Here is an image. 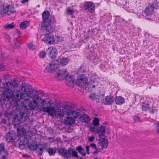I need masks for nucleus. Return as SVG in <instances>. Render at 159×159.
Here are the masks:
<instances>
[{
	"label": "nucleus",
	"instance_id": "1",
	"mask_svg": "<svg viewBox=\"0 0 159 159\" xmlns=\"http://www.w3.org/2000/svg\"><path fill=\"white\" fill-rule=\"evenodd\" d=\"M17 86V80L15 79L11 80V82L8 81L3 84V91L2 94H0V105H3L6 100H8L13 98L15 92L11 89L14 88Z\"/></svg>",
	"mask_w": 159,
	"mask_h": 159
},
{
	"label": "nucleus",
	"instance_id": "2",
	"mask_svg": "<svg viewBox=\"0 0 159 159\" xmlns=\"http://www.w3.org/2000/svg\"><path fill=\"white\" fill-rule=\"evenodd\" d=\"M32 92H22L21 94L20 91L16 90L15 91L14 95L12 98V101L14 106L18 110H20L22 107H20L21 103H23L24 102L29 101L32 97L31 94Z\"/></svg>",
	"mask_w": 159,
	"mask_h": 159
},
{
	"label": "nucleus",
	"instance_id": "3",
	"mask_svg": "<svg viewBox=\"0 0 159 159\" xmlns=\"http://www.w3.org/2000/svg\"><path fill=\"white\" fill-rule=\"evenodd\" d=\"M20 107H22L20 111V115L21 118H24L25 119L29 116L30 113V110L35 109L38 107L37 102L35 101H25L23 103H21Z\"/></svg>",
	"mask_w": 159,
	"mask_h": 159
},
{
	"label": "nucleus",
	"instance_id": "4",
	"mask_svg": "<svg viewBox=\"0 0 159 159\" xmlns=\"http://www.w3.org/2000/svg\"><path fill=\"white\" fill-rule=\"evenodd\" d=\"M59 69L58 61L57 60H53L51 61L46 67V70L48 72L52 73L54 71H56Z\"/></svg>",
	"mask_w": 159,
	"mask_h": 159
},
{
	"label": "nucleus",
	"instance_id": "5",
	"mask_svg": "<svg viewBox=\"0 0 159 159\" xmlns=\"http://www.w3.org/2000/svg\"><path fill=\"white\" fill-rule=\"evenodd\" d=\"M17 137L16 134L13 130H9L5 136L6 141L8 143H12L15 142Z\"/></svg>",
	"mask_w": 159,
	"mask_h": 159
},
{
	"label": "nucleus",
	"instance_id": "6",
	"mask_svg": "<svg viewBox=\"0 0 159 159\" xmlns=\"http://www.w3.org/2000/svg\"><path fill=\"white\" fill-rule=\"evenodd\" d=\"M40 112H44L48 113L51 116H53L56 113L57 111L53 107H40L39 108Z\"/></svg>",
	"mask_w": 159,
	"mask_h": 159
},
{
	"label": "nucleus",
	"instance_id": "7",
	"mask_svg": "<svg viewBox=\"0 0 159 159\" xmlns=\"http://www.w3.org/2000/svg\"><path fill=\"white\" fill-rule=\"evenodd\" d=\"M88 82V80L86 77L84 75L82 74L78 77L76 84L79 86L82 87L86 85Z\"/></svg>",
	"mask_w": 159,
	"mask_h": 159
},
{
	"label": "nucleus",
	"instance_id": "8",
	"mask_svg": "<svg viewBox=\"0 0 159 159\" xmlns=\"http://www.w3.org/2000/svg\"><path fill=\"white\" fill-rule=\"evenodd\" d=\"M57 77L60 80L67 78L68 75L67 70L66 69H58L57 71Z\"/></svg>",
	"mask_w": 159,
	"mask_h": 159
},
{
	"label": "nucleus",
	"instance_id": "9",
	"mask_svg": "<svg viewBox=\"0 0 159 159\" xmlns=\"http://www.w3.org/2000/svg\"><path fill=\"white\" fill-rule=\"evenodd\" d=\"M84 10L88 11L90 13H93L95 11V6L93 2H86L84 5Z\"/></svg>",
	"mask_w": 159,
	"mask_h": 159
},
{
	"label": "nucleus",
	"instance_id": "10",
	"mask_svg": "<svg viewBox=\"0 0 159 159\" xmlns=\"http://www.w3.org/2000/svg\"><path fill=\"white\" fill-rule=\"evenodd\" d=\"M48 56L51 58H55L57 56L58 52L56 47H50L48 48Z\"/></svg>",
	"mask_w": 159,
	"mask_h": 159
},
{
	"label": "nucleus",
	"instance_id": "11",
	"mask_svg": "<svg viewBox=\"0 0 159 159\" xmlns=\"http://www.w3.org/2000/svg\"><path fill=\"white\" fill-rule=\"evenodd\" d=\"M8 155V152L5 148L4 143H0V159H6Z\"/></svg>",
	"mask_w": 159,
	"mask_h": 159
},
{
	"label": "nucleus",
	"instance_id": "12",
	"mask_svg": "<svg viewBox=\"0 0 159 159\" xmlns=\"http://www.w3.org/2000/svg\"><path fill=\"white\" fill-rule=\"evenodd\" d=\"M43 40L46 44L50 45L53 44L55 41L54 36L49 34H46Z\"/></svg>",
	"mask_w": 159,
	"mask_h": 159
},
{
	"label": "nucleus",
	"instance_id": "13",
	"mask_svg": "<svg viewBox=\"0 0 159 159\" xmlns=\"http://www.w3.org/2000/svg\"><path fill=\"white\" fill-rule=\"evenodd\" d=\"M99 146L101 147L102 149L106 148H107L108 141L106 137L103 138L100 137L98 140Z\"/></svg>",
	"mask_w": 159,
	"mask_h": 159
},
{
	"label": "nucleus",
	"instance_id": "14",
	"mask_svg": "<svg viewBox=\"0 0 159 159\" xmlns=\"http://www.w3.org/2000/svg\"><path fill=\"white\" fill-rule=\"evenodd\" d=\"M30 137L29 136L25 135L21 140L19 145V148L23 149L24 147L27 146L29 144V141Z\"/></svg>",
	"mask_w": 159,
	"mask_h": 159
},
{
	"label": "nucleus",
	"instance_id": "15",
	"mask_svg": "<svg viewBox=\"0 0 159 159\" xmlns=\"http://www.w3.org/2000/svg\"><path fill=\"white\" fill-rule=\"evenodd\" d=\"M114 98L113 96L110 95L105 97L103 102L106 105H112L114 103Z\"/></svg>",
	"mask_w": 159,
	"mask_h": 159
},
{
	"label": "nucleus",
	"instance_id": "16",
	"mask_svg": "<svg viewBox=\"0 0 159 159\" xmlns=\"http://www.w3.org/2000/svg\"><path fill=\"white\" fill-rule=\"evenodd\" d=\"M21 89L24 91L23 92H32L31 87L28 83H23L21 84Z\"/></svg>",
	"mask_w": 159,
	"mask_h": 159
},
{
	"label": "nucleus",
	"instance_id": "17",
	"mask_svg": "<svg viewBox=\"0 0 159 159\" xmlns=\"http://www.w3.org/2000/svg\"><path fill=\"white\" fill-rule=\"evenodd\" d=\"M57 60L59 66L60 65L61 66L66 65L70 61V60L67 57H62Z\"/></svg>",
	"mask_w": 159,
	"mask_h": 159
},
{
	"label": "nucleus",
	"instance_id": "18",
	"mask_svg": "<svg viewBox=\"0 0 159 159\" xmlns=\"http://www.w3.org/2000/svg\"><path fill=\"white\" fill-rule=\"evenodd\" d=\"M97 133L99 137L103 136L106 131V128L104 126L101 125L98 127L97 129Z\"/></svg>",
	"mask_w": 159,
	"mask_h": 159
},
{
	"label": "nucleus",
	"instance_id": "19",
	"mask_svg": "<svg viewBox=\"0 0 159 159\" xmlns=\"http://www.w3.org/2000/svg\"><path fill=\"white\" fill-rule=\"evenodd\" d=\"M64 122L66 125H71L75 123V120L73 118L67 117L64 119Z\"/></svg>",
	"mask_w": 159,
	"mask_h": 159
},
{
	"label": "nucleus",
	"instance_id": "20",
	"mask_svg": "<svg viewBox=\"0 0 159 159\" xmlns=\"http://www.w3.org/2000/svg\"><path fill=\"white\" fill-rule=\"evenodd\" d=\"M64 109L66 111L67 115L68 116L73 115L75 111L72 109V107L69 105H66L64 106Z\"/></svg>",
	"mask_w": 159,
	"mask_h": 159
},
{
	"label": "nucleus",
	"instance_id": "21",
	"mask_svg": "<svg viewBox=\"0 0 159 159\" xmlns=\"http://www.w3.org/2000/svg\"><path fill=\"white\" fill-rule=\"evenodd\" d=\"M115 101L116 105H121L125 103V100L121 96H116L115 98Z\"/></svg>",
	"mask_w": 159,
	"mask_h": 159
},
{
	"label": "nucleus",
	"instance_id": "22",
	"mask_svg": "<svg viewBox=\"0 0 159 159\" xmlns=\"http://www.w3.org/2000/svg\"><path fill=\"white\" fill-rule=\"evenodd\" d=\"M80 118L81 121L83 123H88L90 120V118L89 116L85 114L81 115Z\"/></svg>",
	"mask_w": 159,
	"mask_h": 159
},
{
	"label": "nucleus",
	"instance_id": "23",
	"mask_svg": "<svg viewBox=\"0 0 159 159\" xmlns=\"http://www.w3.org/2000/svg\"><path fill=\"white\" fill-rule=\"evenodd\" d=\"M153 12L154 10L149 7V6L148 5L146 7L144 10V13L147 16L152 15Z\"/></svg>",
	"mask_w": 159,
	"mask_h": 159
},
{
	"label": "nucleus",
	"instance_id": "24",
	"mask_svg": "<svg viewBox=\"0 0 159 159\" xmlns=\"http://www.w3.org/2000/svg\"><path fill=\"white\" fill-rule=\"evenodd\" d=\"M67 150L65 148H60L58 150V152L60 156L64 157L65 158H66V153H67Z\"/></svg>",
	"mask_w": 159,
	"mask_h": 159
},
{
	"label": "nucleus",
	"instance_id": "25",
	"mask_svg": "<svg viewBox=\"0 0 159 159\" xmlns=\"http://www.w3.org/2000/svg\"><path fill=\"white\" fill-rule=\"evenodd\" d=\"M50 15L49 12L47 10L45 11L42 13V18L43 20H50L51 19L48 18Z\"/></svg>",
	"mask_w": 159,
	"mask_h": 159
},
{
	"label": "nucleus",
	"instance_id": "26",
	"mask_svg": "<svg viewBox=\"0 0 159 159\" xmlns=\"http://www.w3.org/2000/svg\"><path fill=\"white\" fill-rule=\"evenodd\" d=\"M104 96V94H102V98L100 100V98L101 96V95L100 96H98V95H96L94 93H91L90 95V98L93 99H98V101H97L98 102H99L101 101L102 100V99L103 98Z\"/></svg>",
	"mask_w": 159,
	"mask_h": 159
},
{
	"label": "nucleus",
	"instance_id": "27",
	"mask_svg": "<svg viewBox=\"0 0 159 159\" xmlns=\"http://www.w3.org/2000/svg\"><path fill=\"white\" fill-rule=\"evenodd\" d=\"M76 150L78 151L80 154L82 156H85L86 153H85L84 149L81 146H78L77 147Z\"/></svg>",
	"mask_w": 159,
	"mask_h": 159
},
{
	"label": "nucleus",
	"instance_id": "28",
	"mask_svg": "<svg viewBox=\"0 0 159 159\" xmlns=\"http://www.w3.org/2000/svg\"><path fill=\"white\" fill-rule=\"evenodd\" d=\"M8 12V8L7 6L0 7V14H4Z\"/></svg>",
	"mask_w": 159,
	"mask_h": 159
},
{
	"label": "nucleus",
	"instance_id": "29",
	"mask_svg": "<svg viewBox=\"0 0 159 159\" xmlns=\"http://www.w3.org/2000/svg\"><path fill=\"white\" fill-rule=\"evenodd\" d=\"M66 79L67 85H68V84H72L74 82V76L73 75L70 76L67 79V78Z\"/></svg>",
	"mask_w": 159,
	"mask_h": 159
},
{
	"label": "nucleus",
	"instance_id": "30",
	"mask_svg": "<svg viewBox=\"0 0 159 159\" xmlns=\"http://www.w3.org/2000/svg\"><path fill=\"white\" fill-rule=\"evenodd\" d=\"M47 151L50 156H53L56 153V149L55 148L50 147L48 148Z\"/></svg>",
	"mask_w": 159,
	"mask_h": 159
},
{
	"label": "nucleus",
	"instance_id": "31",
	"mask_svg": "<svg viewBox=\"0 0 159 159\" xmlns=\"http://www.w3.org/2000/svg\"><path fill=\"white\" fill-rule=\"evenodd\" d=\"M29 24V22L27 21L22 22L20 24V27L22 30L25 29L28 26Z\"/></svg>",
	"mask_w": 159,
	"mask_h": 159
},
{
	"label": "nucleus",
	"instance_id": "32",
	"mask_svg": "<svg viewBox=\"0 0 159 159\" xmlns=\"http://www.w3.org/2000/svg\"><path fill=\"white\" fill-rule=\"evenodd\" d=\"M52 23V20L51 19H50V20H43L42 22L41 26L44 28L48 26L51 25Z\"/></svg>",
	"mask_w": 159,
	"mask_h": 159
},
{
	"label": "nucleus",
	"instance_id": "33",
	"mask_svg": "<svg viewBox=\"0 0 159 159\" xmlns=\"http://www.w3.org/2000/svg\"><path fill=\"white\" fill-rule=\"evenodd\" d=\"M73 151V149L72 148H70L67 150L66 153V159H70L71 157V155Z\"/></svg>",
	"mask_w": 159,
	"mask_h": 159
},
{
	"label": "nucleus",
	"instance_id": "34",
	"mask_svg": "<svg viewBox=\"0 0 159 159\" xmlns=\"http://www.w3.org/2000/svg\"><path fill=\"white\" fill-rule=\"evenodd\" d=\"M148 5L153 10L154 9H157L159 8L158 4L156 1L153 2L151 4H148Z\"/></svg>",
	"mask_w": 159,
	"mask_h": 159
},
{
	"label": "nucleus",
	"instance_id": "35",
	"mask_svg": "<svg viewBox=\"0 0 159 159\" xmlns=\"http://www.w3.org/2000/svg\"><path fill=\"white\" fill-rule=\"evenodd\" d=\"M25 130L24 129H18L17 130V132L18 134L20 136H23L25 133Z\"/></svg>",
	"mask_w": 159,
	"mask_h": 159
},
{
	"label": "nucleus",
	"instance_id": "36",
	"mask_svg": "<svg viewBox=\"0 0 159 159\" xmlns=\"http://www.w3.org/2000/svg\"><path fill=\"white\" fill-rule=\"evenodd\" d=\"M29 148L32 150H34L36 149L38 147L37 144H33V143H30L27 145Z\"/></svg>",
	"mask_w": 159,
	"mask_h": 159
},
{
	"label": "nucleus",
	"instance_id": "37",
	"mask_svg": "<svg viewBox=\"0 0 159 159\" xmlns=\"http://www.w3.org/2000/svg\"><path fill=\"white\" fill-rule=\"evenodd\" d=\"M44 28L45 32L47 33H51L53 30V28L51 25L46 26V27Z\"/></svg>",
	"mask_w": 159,
	"mask_h": 159
},
{
	"label": "nucleus",
	"instance_id": "38",
	"mask_svg": "<svg viewBox=\"0 0 159 159\" xmlns=\"http://www.w3.org/2000/svg\"><path fill=\"white\" fill-rule=\"evenodd\" d=\"M149 108V104L143 103L142 105V109L143 111H148Z\"/></svg>",
	"mask_w": 159,
	"mask_h": 159
},
{
	"label": "nucleus",
	"instance_id": "39",
	"mask_svg": "<svg viewBox=\"0 0 159 159\" xmlns=\"http://www.w3.org/2000/svg\"><path fill=\"white\" fill-rule=\"evenodd\" d=\"M46 54V52L44 51H41L39 52L38 56L40 58H44L45 57Z\"/></svg>",
	"mask_w": 159,
	"mask_h": 159
},
{
	"label": "nucleus",
	"instance_id": "40",
	"mask_svg": "<svg viewBox=\"0 0 159 159\" xmlns=\"http://www.w3.org/2000/svg\"><path fill=\"white\" fill-rule=\"evenodd\" d=\"M148 111L152 114H153L155 113H157V110L155 107H149Z\"/></svg>",
	"mask_w": 159,
	"mask_h": 159
},
{
	"label": "nucleus",
	"instance_id": "41",
	"mask_svg": "<svg viewBox=\"0 0 159 159\" xmlns=\"http://www.w3.org/2000/svg\"><path fill=\"white\" fill-rule=\"evenodd\" d=\"M7 7L8 8V12L11 13H14L16 12V11L13 6L8 5Z\"/></svg>",
	"mask_w": 159,
	"mask_h": 159
},
{
	"label": "nucleus",
	"instance_id": "42",
	"mask_svg": "<svg viewBox=\"0 0 159 159\" xmlns=\"http://www.w3.org/2000/svg\"><path fill=\"white\" fill-rule=\"evenodd\" d=\"M14 27V25H13V23H11L8 24L7 25H6L4 26V28L5 29H11L13 28Z\"/></svg>",
	"mask_w": 159,
	"mask_h": 159
},
{
	"label": "nucleus",
	"instance_id": "43",
	"mask_svg": "<svg viewBox=\"0 0 159 159\" xmlns=\"http://www.w3.org/2000/svg\"><path fill=\"white\" fill-rule=\"evenodd\" d=\"M93 123L95 126H97L99 125V120L98 118H95L94 119Z\"/></svg>",
	"mask_w": 159,
	"mask_h": 159
},
{
	"label": "nucleus",
	"instance_id": "44",
	"mask_svg": "<svg viewBox=\"0 0 159 159\" xmlns=\"http://www.w3.org/2000/svg\"><path fill=\"white\" fill-rule=\"evenodd\" d=\"M28 47L30 50H34L36 48L35 46L32 43H29L28 45Z\"/></svg>",
	"mask_w": 159,
	"mask_h": 159
},
{
	"label": "nucleus",
	"instance_id": "45",
	"mask_svg": "<svg viewBox=\"0 0 159 159\" xmlns=\"http://www.w3.org/2000/svg\"><path fill=\"white\" fill-rule=\"evenodd\" d=\"M2 62H3V61H0V71H1L4 70L6 69V66L3 64Z\"/></svg>",
	"mask_w": 159,
	"mask_h": 159
},
{
	"label": "nucleus",
	"instance_id": "46",
	"mask_svg": "<svg viewBox=\"0 0 159 159\" xmlns=\"http://www.w3.org/2000/svg\"><path fill=\"white\" fill-rule=\"evenodd\" d=\"M66 11L68 15H73V14L74 12V11L68 8H67Z\"/></svg>",
	"mask_w": 159,
	"mask_h": 159
},
{
	"label": "nucleus",
	"instance_id": "47",
	"mask_svg": "<svg viewBox=\"0 0 159 159\" xmlns=\"http://www.w3.org/2000/svg\"><path fill=\"white\" fill-rule=\"evenodd\" d=\"M95 150L93 152V154L94 155H96L97 154L98 152H101L102 150L100 148H96L95 149Z\"/></svg>",
	"mask_w": 159,
	"mask_h": 159
},
{
	"label": "nucleus",
	"instance_id": "48",
	"mask_svg": "<svg viewBox=\"0 0 159 159\" xmlns=\"http://www.w3.org/2000/svg\"><path fill=\"white\" fill-rule=\"evenodd\" d=\"M39 100V96L37 94L34 95L32 97V101H35V102H37V100Z\"/></svg>",
	"mask_w": 159,
	"mask_h": 159
},
{
	"label": "nucleus",
	"instance_id": "49",
	"mask_svg": "<svg viewBox=\"0 0 159 159\" xmlns=\"http://www.w3.org/2000/svg\"><path fill=\"white\" fill-rule=\"evenodd\" d=\"M72 156L73 157H75L77 158L78 157V153L75 150H73V151L72 153Z\"/></svg>",
	"mask_w": 159,
	"mask_h": 159
},
{
	"label": "nucleus",
	"instance_id": "50",
	"mask_svg": "<svg viewBox=\"0 0 159 159\" xmlns=\"http://www.w3.org/2000/svg\"><path fill=\"white\" fill-rule=\"evenodd\" d=\"M73 115H74V116L73 118L74 119L75 118V119L79 117V113L78 112L75 111L74 114Z\"/></svg>",
	"mask_w": 159,
	"mask_h": 159
},
{
	"label": "nucleus",
	"instance_id": "51",
	"mask_svg": "<svg viewBox=\"0 0 159 159\" xmlns=\"http://www.w3.org/2000/svg\"><path fill=\"white\" fill-rule=\"evenodd\" d=\"M57 40L58 42H61L63 40V38L60 36H58L57 37Z\"/></svg>",
	"mask_w": 159,
	"mask_h": 159
},
{
	"label": "nucleus",
	"instance_id": "52",
	"mask_svg": "<svg viewBox=\"0 0 159 159\" xmlns=\"http://www.w3.org/2000/svg\"><path fill=\"white\" fill-rule=\"evenodd\" d=\"M154 125L156 126L157 129L156 130V132L157 133H159V124H155Z\"/></svg>",
	"mask_w": 159,
	"mask_h": 159
},
{
	"label": "nucleus",
	"instance_id": "53",
	"mask_svg": "<svg viewBox=\"0 0 159 159\" xmlns=\"http://www.w3.org/2000/svg\"><path fill=\"white\" fill-rule=\"evenodd\" d=\"M43 148H40L39 149V151H38V154L39 155H41L43 153Z\"/></svg>",
	"mask_w": 159,
	"mask_h": 159
},
{
	"label": "nucleus",
	"instance_id": "54",
	"mask_svg": "<svg viewBox=\"0 0 159 159\" xmlns=\"http://www.w3.org/2000/svg\"><path fill=\"white\" fill-rule=\"evenodd\" d=\"M64 116V114L62 112V111L61 113H59L57 114V116L61 118L62 117H63Z\"/></svg>",
	"mask_w": 159,
	"mask_h": 159
},
{
	"label": "nucleus",
	"instance_id": "55",
	"mask_svg": "<svg viewBox=\"0 0 159 159\" xmlns=\"http://www.w3.org/2000/svg\"><path fill=\"white\" fill-rule=\"evenodd\" d=\"M134 120L135 121H140V118L139 116H135L134 117Z\"/></svg>",
	"mask_w": 159,
	"mask_h": 159
},
{
	"label": "nucleus",
	"instance_id": "56",
	"mask_svg": "<svg viewBox=\"0 0 159 159\" xmlns=\"http://www.w3.org/2000/svg\"><path fill=\"white\" fill-rule=\"evenodd\" d=\"M94 137L93 136H91L89 138V140L90 142H92L94 139Z\"/></svg>",
	"mask_w": 159,
	"mask_h": 159
},
{
	"label": "nucleus",
	"instance_id": "57",
	"mask_svg": "<svg viewBox=\"0 0 159 159\" xmlns=\"http://www.w3.org/2000/svg\"><path fill=\"white\" fill-rule=\"evenodd\" d=\"M90 85V84L89 83L88 84V86L89 88L90 89L91 88V86H92V88L93 89H94L95 87V86L93 84H92V85Z\"/></svg>",
	"mask_w": 159,
	"mask_h": 159
},
{
	"label": "nucleus",
	"instance_id": "58",
	"mask_svg": "<svg viewBox=\"0 0 159 159\" xmlns=\"http://www.w3.org/2000/svg\"><path fill=\"white\" fill-rule=\"evenodd\" d=\"M46 101L45 99H43L42 102V104L43 106H45L46 104Z\"/></svg>",
	"mask_w": 159,
	"mask_h": 159
},
{
	"label": "nucleus",
	"instance_id": "59",
	"mask_svg": "<svg viewBox=\"0 0 159 159\" xmlns=\"http://www.w3.org/2000/svg\"><path fill=\"white\" fill-rule=\"evenodd\" d=\"M90 146L91 147L94 148L95 149V148H97L96 145L94 143H92L90 144Z\"/></svg>",
	"mask_w": 159,
	"mask_h": 159
},
{
	"label": "nucleus",
	"instance_id": "60",
	"mask_svg": "<svg viewBox=\"0 0 159 159\" xmlns=\"http://www.w3.org/2000/svg\"><path fill=\"white\" fill-rule=\"evenodd\" d=\"M86 151L87 152V153L88 154H89V147L88 146H86L85 147Z\"/></svg>",
	"mask_w": 159,
	"mask_h": 159
},
{
	"label": "nucleus",
	"instance_id": "61",
	"mask_svg": "<svg viewBox=\"0 0 159 159\" xmlns=\"http://www.w3.org/2000/svg\"><path fill=\"white\" fill-rule=\"evenodd\" d=\"M29 156L27 154H23L22 155V157H28Z\"/></svg>",
	"mask_w": 159,
	"mask_h": 159
},
{
	"label": "nucleus",
	"instance_id": "62",
	"mask_svg": "<svg viewBox=\"0 0 159 159\" xmlns=\"http://www.w3.org/2000/svg\"><path fill=\"white\" fill-rule=\"evenodd\" d=\"M28 2V0H23L22 2L23 3H25Z\"/></svg>",
	"mask_w": 159,
	"mask_h": 159
},
{
	"label": "nucleus",
	"instance_id": "63",
	"mask_svg": "<svg viewBox=\"0 0 159 159\" xmlns=\"http://www.w3.org/2000/svg\"><path fill=\"white\" fill-rule=\"evenodd\" d=\"M90 129H91V130L92 131H95V130H94L95 129H94V128L91 127V128Z\"/></svg>",
	"mask_w": 159,
	"mask_h": 159
},
{
	"label": "nucleus",
	"instance_id": "64",
	"mask_svg": "<svg viewBox=\"0 0 159 159\" xmlns=\"http://www.w3.org/2000/svg\"><path fill=\"white\" fill-rule=\"evenodd\" d=\"M2 81V79L0 77V83H1V82Z\"/></svg>",
	"mask_w": 159,
	"mask_h": 159
}]
</instances>
